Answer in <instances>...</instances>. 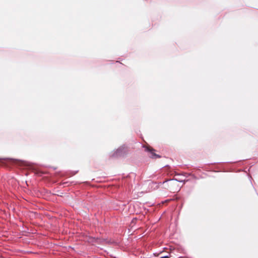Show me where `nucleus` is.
Segmentation results:
<instances>
[{
  "label": "nucleus",
  "instance_id": "obj_1",
  "mask_svg": "<svg viewBox=\"0 0 258 258\" xmlns=\"http://www.w3.org/2000/svg\"><path fill=\"white\" fill-rule=\"evenodd\" d=\"M127 152V148L125 145L119 147L112 154L114 157H119L123 156Z\"/></svg>",
  "mask_w": 258,
  "mask_h": 258
},
{
  "label": "nucleus",
  "instance_id": "obj_2",
  "mask_svg": "<svg viewBox=\"0 0 258 258\" xmlns=\"http://www.w3.org/2000/svg\"><path fill=\"white\" fill-rule=\"evenodd\" d=\"M146 150L150 153V154H151L150 157L151 158H153V159H156V158L160 157V156L155 154L154 152L155 151L154 149H150V148H147Z\"/></svg>",
  "mask_w": 258,
  "mask_h": 258
},
{
  "label": "nucleus",
  "instance_id": "obj_3",
  "mask_svg": "<svg viewBox=\"0 0 258 258\" xmlns=\"http://www.w3.org/2000/svg\"><path fill=\"white\" fill-rule=\"evenodd\" d=\"M174 180L173 179H168V180H165L163 182H160L158 183V184L159 185H162V184H164L165 183L167 182H171V181H173Z\"/></svg>",
  "mask_w": 258,
  "mask_h": 258
},
{
  "label": "nucleus",
  "instance_id": "obj_4",
  "mask_svg": "<svg viewBox=\"0 0 258 258\" xmlns=\"http://www.w3.org/2000/svg\"><path fill=\"white\" fill-rule=\"evenodd\" d=\"M160 258H169V257L168 255L162 256Z\"/></svg>",
  "mask_w": 258,
  "mask_h": 258
}]
</instances>
